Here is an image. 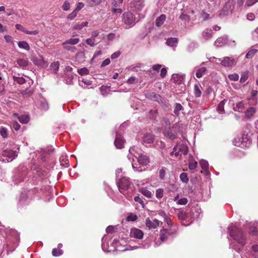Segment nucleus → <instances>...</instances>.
<instances>
[{"label":"nucleus","instance_id":"3c124183","mask_svg":"<svg viewBox=\"0 0 258 258\" xmlns=\"http://www.w3.org/2000/svg\"><path fill=\"white\" fill-rule=\"evenodd\" d=\"M86 43L91 47H94L96 45L95 39L92 38H87L86 40Z\"/></svg>","mask_w":258,"mask_h":258},{"label":"nucleus","instance_id":"a19ab883","mask_svg":"<svg viewBox=\"0 0 258 258\" xmlns=\"http://www.w3.org/2000/svg\"><path fill=\"white\" fill-rule=\"evenodd\" d=\"M87 4L90 7H93L101 3L102 0H85Z\"/></svg>","mask_w":258,"mask_h":258},{"label":"nucleus","instance_id":"473e14b6","mask_svg":"<svg viewBox=\"0 0 258 258\" xmlns=\"http://www.w3.org/2000/svg\"><path fill=\"white\" fill-rule=\"evenodd\" d=\"M33 92V89L31 88H28L27 87L26 89L22 90L21 91L22 95L24 97H27L30 96L31 95H32Z\"/></svg>","mask_w":258,"mask_h":258},{"label":"nucleus","instance_id":"f3484780","mask_svg":"<svg viewBox=\"0 0 258 258\" xmlns=\"http://www.w3.org/2000/svg\"><path fill=\"white\" fill-rule=\"evenodd\" d=\"M163 133L165 136L168 137L172 141L174 140L176 138V136L172 133L170 127H165Z\"/></svg>","mask_w":258,"mask_h":258},{"label":"nucleus","instance_id":"393cba45","mask_svg":"<svg viewBox=\"0 0 258 258\" xmlns=\"http://www.w3.org/2000/svg\"><path fill=\"white\" fill-rule=\"evenodd\" d=\"M13 77L14 81L18 84H24L26 83L25 79L23 77H20L19 74H18L17 76L14 75Z\"/></svg>","mask_w":258,"mask_h":258},{"label":"nucleus","instance_id":"c85d7f7f","mask_svg":"<svg viewBox=\"0 0 258 258\" xmlns=\"http://www.w3.org/2000/svg\"><path fill=\"white\" fill-rule=\"evenodd\" d=\"M80 41L79 38H71L69 39L64 42L62 43V45H66V44H69V45H75L79 43Z\"/></svg>","mask_w":258,"mask_h":258},{"label":"nucleus","instance_id":"6e6d98bb","mask_svg":"<svg viewBox=\"0 0 258 258\" xmlns=\"http://www.w3.org/2000/svg\"><path fill=\"white\" fill-rule=\"evenodd\" d=\"M228 78L231 81H237L239 79V76L237 74H233L229 75L228 76Z\"/></svg>","mask_w":258,"mask_h":258},{"label":"nucleus","instance_id":"9d476101","mask_svg":"<svg viewBox=\"0 0 258 258\" xmlns=\"http://www.w3.org/2000/svg\"><path fill=\"white\" fill-rule=\"evenodd\" d=\"M125 141L122 139L121 135L118 132L116 133V138L114 142V144L117 149H122L123 148Z\"/></svg>","mask_w":258,"mask_h":258},{"label":"nucleus","instance_id":"680f3d73","mask_svg":"<svg viewBox=\"0 0 258 258\" xmlns=\"http://www.w3.org/2000/svg\"><path fill=\"white\" fill-rule=\"evenodd\" d=\"M258 91L256 90H252L251 92V97L249 98L250 100H253L255 101H257V99L256 98V96L257 94Z\"/></svg>","mask_w":258,"mask_h":258},{"label":"nucleus","instance_id":"72a5a7b5","mask_svg":"<svg viewBox=\"0 0 258 258\" xmlns=\"http://www.w3.org/2000/svg\"><path fill=\"white\" fill-rule=\"evenodd\" d=\"M171 81L176 84H180L182 81V78L177 74H173L171 78Z\"/></svg>","mask_w":258,"mask_h":258},{"label":"nucleus","instance_id":"4be33fe9","mask_svg":"<svg viewBox=\"0 0 258 258\" xmlns=\"http://www.w3.org/2000/svg\"><path fill=\"white\" fill-rule=\"evenodd\" d=\"M17 63L19 67L25 69L28 66L29 61L27 58H20L17 59Z\"/></svg>","mask_w":258,"mask_h":258},{"label":"nucleus","instance_id":"6e6552de","mask_svg":"<svg viewBox=\"0 0 258 258\" xmlns=\"http://www.w3.org/2000/svg\"><path fill=\"white\" fill-rule=\"evenodd\" d=\"M231 41L228 40L227 36H223L218 38L215 42V45L217 47H222L226 44L232 45L231 44ZM234 43L233 45H235V41H232Z\"/></svg>","mask_w":258,"mask_h":258},{"label":"nucleus","instance_id":"5701e85b","mask_svg":"<svg viewBox=\"0 0 258 258\" xmlns=\"http://www.w3.org/2000/svg\"><path fill=\"white\" fill-rule=\"evenodd\" d=\"M139 191L147 198H151L153 196L152 192L146 187L140 188L139 189Z\"/></svg>","mask_w":258,"mask_h":258},{"label":"nucleus","instance_id":"2eb2a0df","mask_svg":"<svg viewBox=\"0 0 258 258\" xmlns=\"http://www.w3.org/2000/svg\"><path fill=\"white\" fill-rule=\"evenodd\" d=\"M188 152V148L186 145L181 144L179 145L178 151L175 153V156L177 157L181 154L186 155L187 154Z\"/></svg>","mask_w":258,"mask_h":258},{"label":"nucleus","instance_id":"c756f323","mask_svg":"<svg viewBox=\"0 0 258 258\" xmlns=\"http://www.w3.org/2000/svg\"><path fill=\"white\" fill-rule=\"evenodd\" d=\"M18 45L19 48L24 49L26 50H29L30 49L29 44L25 41H21L18 42Z\"/></svg>","mask_w":258,"mask_h":258},{"label":"nucleus","instance_id":"79ce46f5","mask_svg":"<svg viewBox=\"0 0 258 258\" xmlns=\"http://www.w3.org/2000/svg\"><path fill=\"white\" fill-rule=\"evenodd\" d=\"M177 216L180 220H185L187 218V213L183 211L179 212L177 214Z\"/></svg>","mask_w":258,"mask_h":258},{"label":"nucleus","instance_id":"b1692460","mask_svg":"<svg viewBox=\"0 0 258 258\" xmlns=\"http://www.w3.org/2000/svg\"><path fill=\"white\" fill-rule=\"evenodd\" d=\"M256 112V108L254 107H250L247 108L245 112V117L248 118H251Z\"/></svg>","mask_w":258,"mask_h":258},{"label":"nucleus","instance_id":"e2e57ef3","mask_svg":"<svg viewBox=\"0 0 258 258\" xmlns=\"http://www.w3.org/2000/svg\"><path fill=\"white\" fill-rule=\"evenodd\" d=\"M31 60L33 61V62L36 65H40L41 64L42 61V59H38L37 57L35 56H33L31 58Z\"/></svg>","mask_w":258,"mask_h":258},{"label":"nucleus","instance_id":"f257e3e1","mask_svg":"<svg viewBox=\"0 0 258 258\" xmlns=\"http://www.w3.org/2000/svg\"><path fill=\"white\" fill-rule=\"evenodd\" d=\"M230 236L237 243L243 246L246 243V237L243 232L236 226L231 224L228 227Z\"/></svg>","mask_w":258,"mask_h":258},{"label":"nucleus","instance_id":"39448f33","mask_svg":"<svg viewBox=\"0 0 258 258\" xmlns=\"http://www.w3.org/2000/svg\"><path fill=\"white\" fill-rule=\"evenodd\" d=\"M145 0H131L130 7L132 10L136 12L141 11L145 6Z\"/></svg>","mask_w":258,"mask_h":258},{"label":"nucleus","instance_id":"9b49d317","mask_svg":"<svg viewBox=\"0 0 258 258\" xmlns=\"http://www.w3.org/2000/svg\"><path fill=\"white\" fill-rule=\"evenodd\" d=\"M130 236L133 238L141 239L143 237L144 233L141 230L138 228H133L131 230Z\"/></svg>","mask_w":258,"mask_h":258},{"label":"nucleus","instance_id":"4468645a","mask_svg":"<svg viewBox=\"0 0 258 258\" xmlns=\"http://www.w3.org/2000/svg\"><path fill=\"white\" fill-rule=\"evenodd\" d=\"M2 155L4 157L9 158L11 161H12L17 157V154L15 151L8 149L3 151Z\"/></svg>","mask_w":258,"mask_h":258},{"label":"nucleus","instance_id":"37998d69","mask_svg":"<svg viewBox=\"0 0 258 258\" xmlns=\"http://www.w3.org/2000/svg\"><path fill=\"white\" fill-rule=\"evenodd\" d=\"M179 177L182 182L187 183L188 182L189 179L186 173L183 172L181 173Z\"/></svg>","mask_w":258,"mask_h":258},{"label":"nucleus","instance_id":"20e7f679","mask_svg":"<svg viewBox=\"0 0 258 258\" xmlns=\"http://www.w3.org/2000/svg\"><path fill=\"white\" fill-rule=\"evenodd\" d=\"M122 20L124 24L128 26V27H125V29L132 28L136 24V16L130 12H125L123 14Z\"/></svg>","mask_w":258,"mask_h":258},{"label":"nucleus","instance_id":"864d4df0","mask_svg":"<svg viewBox=\"0 0 258 258\" xmlns=\"http://www.w3.org/2000/svg\"><path fill=\"white\" fill-rule=\"evenodd\" d=\"M0 134L3 138H6L8 136L7 130L4 127H1Z\"/></svg>","mask_w":258,"mask_h":258},{"label":"nucleus","instance_id":"09e8293b","mask_svg":"<svg viewBox=\"0 0 258 258\" xmlns=\"http://www.w3.org/2000/svg\"><path fill=\"white\" fill-rule=\"evenodd\" d=\"M138 218L136 214L131 213L126 218V220L127 221H135Z\"/></svg>","mask_w":258,"mask_h":258},{"label":"nucleus","instance_id":"a878e982","mask_svg":"<svg viewBox=\"0 0 258 258\" xmlns=\"http://www.w3.org/2000/svg\"><path fill=\"white\" fill-rule=\"evenodd\" d=\"M184 109L183 107L181 104L179 103H176L174 107V113L176 116H178L180 111Z\"/></svg>","mask_w":258,"mask_h":258},{"label":"nucleus","instance_id":"4c0bfd02","mask_svg":"<svg viewBox=\"0 0 258 258\" xmlns=\"http://www.w3.org/2000/svg\"><path fill=\"white\" fill-rule=\"evenodd\" d=\"M240 79V82L241 83H244L248 78L249 72L248 71L242 72Z\"/></svg>","mask_w":258,"mask_h":258},{"label":"nucleus","instance_id":"c03bdc74","mask_svg":"<svg viewBox=\"0 0 258 258\" xmlns=\"http://www.w3.org/2000/svg\"><path fill=\"white\" fill-rule=\"evenodd\" d=\"M164 190L162 188H158L156 190V197L160 199L163 197Z\"/></svg>","mask_w":258,"mask_h":258},{"label":"nucleus","instance_id":"ea45409f","mask_svg":"<svg viewBox=\"0 0 258 258\" xmlns=\"http://www.w3.org/2000/svg\"><path fill=\"white\" fill-rule=\"evenodd\" d=\"M226 102V100L225 99H224L219 103L217 109L219 113H223L224 112V106Z\"/></svg>","mask_w":258,"mask_h":258},{"label":"nucleus","instance_id":"e433bc0d","mask_svg":"<svg viewBox=\"0 0 258 258\" xmlns=\"http://www.w3.org/2000/svg\"><path fill=\"white\" fill-rule=\"evenodd\" d=\"M167 232V230L165 229H162L160 230V239L162 242H164L167 239V236H166Z\"/></svg>","mask_w":258,"mask_h":258},{"label":"nucleus","instance_id":"7ed1b4c3","mask_svg":"<svg viewBox=\"0 0 258 258\" xmlns=\"http://www.w3.org/2000/svg\"><path fill=\"white\" fill-rule=\"evenodd\" d=\"M138 162L140 166L137 163H132V167L135 171L142 172L143 170L142 168V166H145L148 165L150 163V159L148 156L146 155L141 154L139 155L137 158Z\"/></svg>","mask_w":258,"mask_h":258},{"label":"nucleus","instance_id":"bf43d9fd","mask_svg":"<svg viewBox=\"0 0 258 258\" xmlns=\"http://www.w3.org/2000/svg\"><path fill=\"white\" fill-rule=\"evenodd\" d=\"M2 77H0V80H2ZM5 93V85L4 83L0 81V94L4 95Z\"/></svg>","mask_w":258,"mask_h":258},{"label":"nucleus","instance_id":"2f4dec72","mask_svg":"<svg viewBox=\"0 0 258 258\" xmlns=\"http://www.w3.org/2000/svg\"><path fill=\"white\" fill-rule=\"evenodd\" d=\"M59 69L58 61L54 62L50 64V70L53 74H56Z\"/></svg>","mask_w":258,"mask_h":258},{"label":"nucleus","instance_id":"4d7b16f0","mask_svg":"<svg viewBox=\"0 0 258 258\" xmlns=\"http://www.w3.org/2000/svg\"><path fill=\"white\" fill-rule=\"evenodd\" d=\"M188 202V200L186 198H183L178 200L177 204L180 205H185Z\"/></svg>","mask_w":258,"mask_h":258},{"label":"nucleus","instance_id":"bb28decb","mask_svg":"<svg viewBox=\"0 0 258 258\" xmlns=\"http://www.w3.org/2000/svg\"><path fill=\"white\" fill-rule=\"evenodd\" d=\"M166 16L164 14L160 15L156 19V26L157 27L161 26L165 22Z\"/></svg>","mask_w":258,"mask_h":258},{"label":"nucleus","instance_id":"f03ea898","mask_svg":"<svg viewBox=\"0 0 258 258\" xmlns=\"http://www.w3.org/2000/svg\"><path fill=\"white\" fill-rule=\"evenodd\" d=\"M244 133L241 137H237L233 141V144L235 146L238 147H243L246 146L247 145L251 143L250 139L248 138V132L249 131V127L248 125H246L244 127Z\"/></svg>","mask_w":258,"mask_h":258},{"label":"nucleus","instance_id":"13d9d810","mask_svg":"<svg viewBox=\"0 0 258 258\" xmlns=\"http://www.w3.org/2000/svg\"><path fill=\"white\" fill-rule=\"evenodd\" d=\"M157 115V110H151L149 112V116L151 118L155 119Z\"/></svg>","mask_w":258,"mask_h":258},{"label":"nucleus","instance_id":"f704fd0d","mask_svg":"<svg viewBox=\"0 0 258 258\" xmlns=\"http://www.w3.org/2000/svg\"><path fill=\"white\" fill-rule=\"evenodd\" d=\"M254 46H252L250 50L248 51V52L246 54L245 57L248 58L250 59L251 58L254 54L257 52V49L254 48Z\"/></svg>","mask_w":258,"mask_h":258},{"label":"nucleus","instance_id":"5fc2aeb1","mask_svg":"<svg viewBox=\"0 0 258 258\" xmlns=\"http://www.w3.org/2000/svg\"><path fill=\"white\" fill-rule=\"evenodd\" d=\"M197 166V162L195 161L192 160L189 162L188 168L190 170L195 169Z\"/></svg>","mask_w":258,"mask_h":258},{"label":"nucleus","instance_id":"412c9836","mask_svg":"<svg viewBox=\"0 0 258 258\" xmlns=\"http://www.w3.org/2000/svg\"><path fill=\"white\" fill-rule=\"evenodd\" d=\"M212 34L213 31L211 29H207L202 32V38L205 40H209L212 37Z\"/></svg>","mask_w":258,"mask_h":258},{"label":"nucleus","instance_id":"de8ad7c7","mask_svg":"<svg viewBox=\"0 0 258 258\" xmlns=\"http://www.w3.org/2000/svg\"><path fill=\"white\" fill-rule=\"evenodd\" d=\"M78 73L81 76L89 74V70L85 67L78 70Z\"/></svg>","mask_w":258,"mask_h":258},{"label":"nucleus","instance_id":"0eeeda50","mask_svg":"<svg viewBox=\"0 0 258 258\" xmlns=\"http://www.w3.org/2000/svg\"><path fill=\"white\" fill-rule=\"evenodd\" d=\"M130 181L128 179L125 177L120 178L118 182V187L121 192L126 191L130 186Z\"/></svg>","mask_w":258,"mask_h":258},{"label":"nucleus","instance_id":"49530a36","mask_svg":"<svg viewBox=\"0 0 258 258\" xmlns=\"http://www.w3.org/2000/svg\"><path fill=\"white\" fill-rule=\"evenodd\" d=\"M63 251L60 249L53 248L52 251V254L54 256H58L61 255Z\"/></svg>","mask_w":258,"mask_h":258},{"label":"nucleus","instance_id":"0e129e2a","mask_svg":"<svg viewBox=\"0 0 258 258\" xmlns=\"http://www.w3.org/2000/svg\"><path fill=\"white\" fill-rule=\"evenodd\" d=\"M77 14L78 12L74 10L71 13L68 15L67 18L70 20H73L76 17Z\"/></svg>","mask_w":258,"mask_h":258},{"label":"nucleus","instance_id":"a211bd4d","mask_svg":"<svg viewBox=\"0 0 258 258\" xmlns=\"http://www.w3.org/2000/svg\"><path fill=\"white\" fill-rule=\"evenodd\" d=\"M88 25L87 21L74 22L72 26L73 30H81L83 27H87Z\"/></svg>","mask_w":258,"mask_h":258},{"label":"nucleus","instance_id":"f8f14e48","mask_svg":"<svg viewBox=\"0 0 258 258\" xmlns=\"http://www.w3.org/2000/svg\"><path fill=\"white\" fill-rule=\"evenodd\" d=\"M154 141V136L151 133L145 134L142 138V143L144 145L148 146L153 144Z\"/></svg>","mask_w":258,"mask_h":258},{"label":"nucleus","instance_id":"cd10ccee","mask_svg":"<svg viewBox=\"0 0 258 258\" xmlns=\"http://www.w3.org/2000/svg\"><path fill=\"white\" fill-rule=\"evenodd\" d=\"M207 71V68L205 67H202L198 69L197 70V72L196 74V77L198 78H201L206 74Z\"/></svg>","mask_w":258,"mask_h":258},{"label":"nucleus","instance_id":"a18cd8bd","mask_svg":"<svg viewBox=\"0 0 258 258\" xmlns=\"http://www.w3.org/2000/svg\"><path fill=\"white\" fill-rule=\"evenodd\" d=\"M200 164L202 168L204 170H207L209 167V163L208 162L205 160H202L200 161Z\"/></svg>","mask_w":258,"mask_h":258},{"label":"nucleus","instance_id":"052dcab7","mask_svg":"<svg viewBox=\"0 0 258 258\" xmlns=\"http://www.w3.org/2000/svg\"><path fill=\"white\" fill-rule=\"evenodd\" d=\"M70 4L68 1H65L62 6V9L63 11H67L70 9Z\"/></svg>","mask_w":258,"mask_h":258},{"label":"nucleus","instance_id":"1a4fd4ad","mask_svg":"<svg viewBox=\"0 0 258 258\" xmlns=\"http://www.w3.org/2000/svg\"><path fill=\"white\" fill-rule=\"evenodd\" d=\"M35 104L41 110L47 111L49 108V106L46 99L40 96H39V98L35 101Z\"/></svg>","mask_w":258,"mask_h":258},{"label":"nucleus","instance_id":"7c9ffc66","mask_svg":"<svg viewBox=\"0 0 258 258\" xmlns=\"http://www.w3.org/2000/svg\"><path fill=\"white\" fill-rule=\"evenodd\" d=\"M244 108V104L243 101L238 102L235 106H233V110L235 111L241 112Z\"/></svg>","mask_w":258,"mask_h":258},{"label":"nucleus","instance_id":"69168bd1","mask_svg":"<svg viewBox=\"0 0 258 258\" xmlns=\"http://www.w3.org/2000/svg\"><path fill=\"white\" fill-rule=\"evenodd\" d=\"M258 0H246L245 6L247 7H251L256 4Z\"/></svg>","mask_w":258,"mask_h":258},{"label":"nucleus","instance_id":"423d86ee","mask_svg":"<svg viewBox=\"0 0 258 258\" xmlns=\"http://www.w3.org/2000/svg\"><path fill=\"white\" fill-rule=\"evenodd\" d=\"M219 61H220L221 64L224 67H231L236 64L235 59L232 57L225 56L222 59L216 58Z\"/></svg>","mask_w":258,"mask_h":258},{"label":"nucleus","instance_id":"8fccbe9b","mask_svg":"<svg viewBox=\"0 0 258 258\" xmlns=\"http://www.w3.org/2000/svg\"><path fill=\"white\" fill-rule=\"evenodd\" d=\"M179 18L182 21H184V22H189L190 21L189 16L186 14H184V13H182V14L180 16Z\"/></svg>","mask_w":258,"mask_h":258},{"label":"nucleus","instance_id":"aec40b11","mask_svg":"<svg viewBox=\"0 0 258 258\" xmlns=\"http://www.w3.org/2000/svg\"><path fill=\"white\" fill-rule=\"evenodd\" d=\"M178 39L175 37L168 38L166 42V44L170 47H176Z\"/></svg>","mask_w":258,"mask_h":258},{"label":"nucleus","instance_id":"6ab92c4d","mask_svg":"<svg viewBox=\"0 0 258 258\" xmlns=\"http://www.w3.org/2000/svg\"><path fill=\"white\" fill-rule=\"evenodd\" d=\"M15 115L18 117L19 121L23 124L28 123L30 120V116L28 114H22L18 115V114L15 113Z\"/></svg>","mask_w":258,"mask_h":258},{"label":"nucleus","instance_id":"603ef678","mask_svg":"<svg viewBox=\"0 0 258 258\" xmlns=\"http://www.w3.org/2000/svg\"><path fill=\"white\" fill-rule=\"evenodd\" d=\"M66 50L70 51L72 52H75L76 50V48L75 46H71L69 44L62 45Z\"/></svg>","mask_w":258,"mask_h":258},{"label":"nucleus","instance_id":"c9c22d12","mask_svg":"<svg viewBox=\"0 0 258 258\" xmlns=\"http://www.w3.org/2000/svg\"><path fill=\"white\" fill-rule=\"evenodd\" d=\"M200 85L196 84L194 86V93L196 97H200L201 96V91L200 90Z\"/></svg>","mask_w":258,"mask_h":258},{"label":"nucleus","instance_id":"774afa93","mask_svg":"<svg viewBox=\"0 0 258 258\" xmlns=\"http://www.w3.org/2000/svg\"><path fill=\"white\" fill-rule=\"evenodd\" d=\"M134 200L137 202H138L141 205H142V207H144V201H143V200L142 199V198L141 197H140L139 196H136L135 198H134Z\"/></svg>","mask_w":258,"mask_h":258},{"label":"nucleus","instance_id":"ddd939ff","mask_svg":"<svg viewBox=\"0 0 258 258\" xmlns=\"http://www.w3.org/2000/svg\"><path fill=\"white\" fill-rule=\"evenodd\" d=\"M33 173L37 175L40 178H43L47 177L48 172L45 169H42L40 167H37L34 169Z\"/></svg>","mask_w":258,"mask_h":258},{"label":"nucleus","instance_id":"58836bf2","mask_svg":"<svg viewBox=\"0 0 258 258\" xmlns=\"http://www.w3.org/2000/svg\"><path fill=\"white\" fill-rule=\"evenodd\" d=\"M26 175L25 173H22L21 174L18 173L15 176V182L16 183H18L19 182L23 181L24 180V177Z\"/></svg>","mask_w":258,"mask_h":258},{"label":"nucleus","instance_id":"dca6fc26","mask_svg":"<svg viewBox=\"0 0 258 258\" xmlns=\"http://www.w3.org/2000/svg\"><path fill=\"white\" fill-rule=\"evenodd\" d=\"M159 225V221L157 219H154L151 221L149 219L146 220V225L149 229L156 228Z\"/></svg>","mask_w":258,"mask_h":258},{"label":"nucleus","instance_id":"338daca9","mask_svg":"<svg viewBox=\"0 0 258 258\" xmlns=\"http://www.w3.org/2000/svg\"><path fill=\"white\" fill-rule=\"evenodd\" d=\"M165 176V170L164 169H161L159 171V178L161 180H164Z\"/></svg>","mask_w":258,"mask_h":258}]
</instances>
